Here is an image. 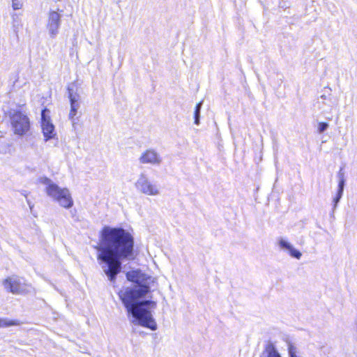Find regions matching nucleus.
I'll use <instances>...</instances> for the list:
<instances>
[{"instance_id":"obj_1","label":"nucleus","mask_w":357,"mask_h":357,"mask_svg":"<svg viewBox=\"0 0 357 357\" xmlns=\"http://www.w3.org/2000/svg\"><path fill=\"white\" fill-rule=\"evenodd\" d=\"M126 278L136 286L135 288L122 289L119 296L126 308L130 321L133 324L155 331L157 324L151 312L156 307L157 303L152 300L142 298L157 283V278L140 269H133L126 273Z\"/></svg>"},{"instance_id":"obj_2","label":"nucleus","mask_w":357,"mask_h":357,"mask_svg":"<svg viewBox=\"0 0 357 357\" xmlns=\"http://www.w3.org/2000/svg\"><path fill=\"white\" fill-rule=\"evenodd\" d=\"M97 259L104 273L114 281L121 269V259L133 255L134 236L131 229L105 226L100 231Z\"/></svg>"},{"instance_id":"obj_3","label":"nucleus","mask_w":357,"mask_h":357,"mask_svg":"<svg viewBox=\"0 0 357 357\" xmlns=\"http://www.w3.org/2000/svg\"><path fill=\"white\" fill-rule=\"evenodd\" d=\"M39 183L45 185L47 196L56 202L61 207L70 208L73 205L70 190L66 188H61L47 177L39 178Z\"/></svg>"},{"instance_id":"obj_4","label":"nucleus","mask_w":357,"mask_h":357,"mask_svg":"<svg viewBox=\"0 0 357 357\" xmlns=\"http://www.w3.org/2000/svg\"><path fill=\"white\" fill-rule=\"evenodd\" d=\"M3 289L13 295H26L33 291V288L24 278L13 274L1 279Z\"/></svg>"},{"instance_id":"obj_5","label":"nucleus","mask_w":357,"mask_h":357,"mask_svg":"<svg viewBox=\"0 0 357 357\" xmlns=\"http://www.w3.org/2000/svg\"><path fill=\"white\" fill-rule=\"evenodd\" d=\"M134 185L136 190L144 196L157 197L161 193L159 185L144 173L138 176Z\"/></svg>"},{"instance_id":"obj_6","label":"nucleus","mask_w":357,"mask_h":357,"mask_svg":"<svg viewBox=\"0 0 357 357\" xmlns=\"http://www.w3.org/2000/svg\"><path fill=\"white\" fill-rule=\"evenodd\" d=\"M50 114L51 112L47 109H43L41 113V130L46 142L56 137L55 126L52 122Z\"/></svg>"},{"instance_id":"obj_7","label":"nucleus","mask_w":357,"mask_h":357,"mask_svg":"<svg viewBox=\"0 0 357 357\" xmlns=\"http://www.w3.org/2000/svg\"><path fill=\"white\" fill-rule=\"evenodd\" d=\"M11 125L14 133L18 135H25L30 129V121L28 116L20 112H15L11 117Z\"/></svg>"},{"instance_id":"obj_8","label":"nucleus","mask_w":357,"mask_h":357,"mask_svg":"<svg viewBox=\"0 0 357 357\" xmlns=\"http://www.w3.org/2000/svg\"><path fill=\"white\" fill-rule=\"evenodd\" d=\"M162 162L160 154L154 149L144 150L139 157V162L141 165H150L160 166Z\"/></svg>"},{"instance_id":"obj_9","label":"nucleus","mask_w":357,"mask_h":357,"mask_svg":"<svg viewBox=\"0 0 357 357\" xmlns=\"http://www.w3.org/2000/svg\"><path fill=\"white\" fill-rule=\"evenodd\" d=\"M61 14L58 11L50 10L47 15L46 29L48 33L54 37L59 33L61 25Z\"/></svg>"},{"instance_id":"obj_10","label":"nucleus","mask_w":357,"mask_h":357,"mask_svg":"<svg viewBox=\"0 0 357 357\" xmlns=\"http://www.w3.org/2000/svg\"><path fill=\"white\" fill-rule=\"evenodd\" d=\"M278 245L280 250L287 252L289 256L296 259H300L302 257V253L300 250L296 249L289 241L284 238L278 239Z\"/></svg>"},{"instance_id":"obj_11","label":"nucleus","mask_w":357,"mask_h":357,"mask_svg":"<svg viewBox=\"0 0 357 357\" xmlns=\"http://www.w3.org/2000/svg\"><path fill=\"white\" fill-rule=\"evenodd\" d=\"M344 178L342 174L340 175L339 178V184H338V192L335 197V198L333 199V202L335 203V206L337 205V204L339 202L340 199H341L344 190Z\"/></svg>"},{"instance_id":"obj_12","label":"nucleus","mask_w":357,"mask_h":357,"mask_svg":"<svg viewBox=\"0 0 357 357\" xmlns=\"http://www.w3.org/2000/svg\"><path fill=\"white\" fill-rule=\"evenodd\" d=\"M19 325L16 321L9 320L6 319H0V328L8 327L11 326Z\"/></svg>"},{"instance_id":"obj_13","label":"nucleus","mask_w":357,"mask_h":357,"mask_svg":"<svg viewBox=\"0 0 357 357\" xmlns=\"http://www.w3.org/2000/svg\"><path fill=\"white\" fill-rule=\"evenodd\" d=\"M201 105H202V103L199 102L197 105L196 106V108H195V123L196 125H199V113H200V109H201Z\"/></svg>"},{"instance_id":"obj_14","label":"nucleus","mask_w":357,"mask_h":357,"mask_svg":"<svg viewBox=\"0 0 357 357\" xmlns=\"http://www.w3.org/2000/svg\"><path fill=\"white\" fill-rule=\"evenodd\" d=\"M23 7L22 0H12V8L13 10H20Z\"/></svg>"},{"instance_id":"obj_15","label":"nucleus","mask_w":357,"mask_h":357,"mask_svg":"<svg viewBox=\"0 0 357 357\" xmlns=\"http://www.w3.org/2000/svg\"><path fill=\"white\" fill-rule=\"evenodd\" d=\"M8 150V145L4 139L0 136V154L5 153Z\"/></svg>"},{"instance_id":"obj_16","label":"nucleus","mask_w":357,"mask_h":357,"mask_svg":"<svg viewBox=\"0 0 357 357\" xmlns=\"http://www.w3.org/2000/svg\"><path fill=\"white\" fill-rule=\"evenodd\" d=\"M266 351L269 354L268 357H275L276 356V351H275V348L272 344H268L267 345Z\"/></svg>"},{"instance_id":"obj_17","label":"nucleus","mask_w":357,"mask_h":357,"mask_svg":"<svg viewBox=\"0 0 357 357\" xmlns=\"http://www.w3.org/2000/svg\"><path fill=\"white\" fill-rule=\"evenodd\" d=\"M70 106H71V109H70V111L69 113V116L70 119H73L76 114V112H77V110L78 108V105L71 104Z\"/></svg>"},{"instance_id":"obj_18","label":"nucleus","mask_w":357,"mask_h":357,"mask_svg":"<svg viewBox=\"0 0 357 357\" xmlns=\"http://www.w3.org/2000/svg\"><path fill=\"white\" fill-rule=\"evenodd\" d=\"M328 127V124L327 123L321 122L318 125V131L319 132H322L325 131Z\"/></svg>"},{"instance_id":"obj_19","label":"nucleus","mask_w":357,"mask_h":357,"mask_svg":"<svg viewBox=\"0 0 357 357\" xmlns=\"http://www.w3.org/2000/svg\"><path fill=\"white\" fill-rule=\"evenodd\" d=\"M70 105H78L77 103V98L76 96H73L72 93L70 94Z\"/></svg>"},{"instance_id":"obj_20","label":"nucleus","mask_w":357,"mask_h":357,"mask_svg":"<svg viewBox=\"0 0 357 357\" xmlns=\"http://www.w3.org/2000/svg\"><path fill=\"white\" fill-rule=\"evenodd\" d=\"M289 354H290L291 357H296V348L291 347L289 348Z\"/></svg>"}]
</instances>
